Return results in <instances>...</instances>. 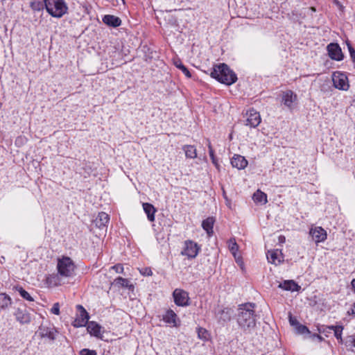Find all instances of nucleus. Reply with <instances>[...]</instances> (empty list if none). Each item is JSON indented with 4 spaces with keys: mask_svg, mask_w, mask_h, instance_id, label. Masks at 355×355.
Returning <instances> with one entry per match:
<instances>
[{
    "mask_svg": "<svg viewBox=\"0 0 355 355\" xmlns=\"http://www.w3.org/2000/svg\"><path fill=\"white\" fill-rule=\"evenodd\" d=\"M76 308L79 313L74 321L75 327H84L88 323L89 316L87 311L81 305H77Z\"/></svg>",
    "mask_w": 355,
    "mask_h": 355,
    "instance_id": "1a4fd4ad",
    "label": "nucleus"
},
{
    "mask_svg": "<svg viewBox=\"0 0 355 355\" xmlns=\"http://www.w3.org/2000/svg\"><path fill=\"white\" fill-rule=\"evenodd\" d=\"M173 296L176 305L179 306H186L189 304V297L187 291L176 288L173 293Z\"/></svg>",
    "mask_w": 355,
    "mask_h": 355,
    "instance_id": "0eeeda50",
    "label": "nucleus"
},
{
    "mask_svg": "<svg viewBox=\"0 0 355 355\" xmlns=\"http://www.w3.org/2000/svg\"><path fill=\"white\" fill-rule=\"evenodd\" d=\"M253 200L256 202L266 204L267 202V195L260 190H257L253 195Z\"/></svg>",
    "mask_w": 355,
    "mask_h": 355,
    "instance_id": "cd10ccee",
    "label": "nucleus"
},
{
    "mask_svg": "<svg viewBox=\"0 0 355 355\" xmlns=\"http://www.w3.org/2000/svg\"><path fill=\"white\" fill-rule=\"evenodd\" d=\"M173 64L174 65L180 69L182 73L188 78H191V74L190 73V71L188 70V69L182 64V62H181V60H175L173 61Z\"/></svg>",
    "mask_w": 355,
    "mask_h": 355,
    "instance_id": "c85d7f7f",
    "label": "nucleus"
},
{
    "mask_svg": "<svg viewBox=\"0 0 355 355\" xmlns=\"http://www.w3.org/2000/svg\"><path fill=\"white\" fill-rule=\"evenodd\" d=\"M103 21L105 24L116 28L121 25V20L119 17L114 15H106L103 18Z\"/></svg>",
    "mask_w": 355,
    "mask_h": 355,
    "instance_id": "a211bd4d",
    "label": "nucleus"
},
{
    "mask_svg": "<svg viewBox=\"0 0 355 355\" xmlns=\"http://www.w3.org/2000/svg\"><path fill=\"white\" fill-rule=\"evenodd\" d=\"M214 219L213 217H209L204 220L202 223V228L206 231L207 234L210 236L213 234V227L214 224Z\"/></svg>",
    "mask_w": 355,
    "mask_h": 355,
    "instance_id": "4be33fe9",
    "label": "nucleus"
},
{
    "mask_svg": "<svg viewBox=\"0 0 355 355\" xmlns=\"http://www.w3.org/2000/svg\"><path fill=\"white\" fill-rule=\"evenodd\" d=\"M231 164L238 169H243L248 165L247 159L240 155H234L231 159Z\"/></svg>",
    "mask_w": 355,
    "mask_h": 355,
    "instance_id": "2eb2a0df",
    "label": "nucleus"
},
{
    "mask_svg": "<svg viewBox=\"0 0 355 355\" xmlns=\"http://www.w3.org/2000/svg\"><path fill=\"white\" fill-rule=\"evenodd\" d=\"M211 160H212L213 164H214L216 166L217 164H216L215 157H214V159H211Z\"/></svg>",
    "mask_w": 355,
    "mask_h": 355,
    "instance_id": "de8ad7c7",
    "label": "nucleus"
},
{
    "mask_svg": "<svg viewBox=\"0 0 355 355\" xmlns=\"http://www.w3.org/2000/svg\"><path fill=\"white\" fill-rule=\"evenodd\" d=\"M101 326L95 322H90L87 325L88 332L96 337H98L101 335Z\"/></svg>",
    "mask_w": 355,
    "mask_h": 355,
    "instance_id": "393cba45",
    "label": "nucleus"
},
{
    "mask_svg": "<svg viewBox=\"0 0 355 355\" xmlns=\"http://www.w3.org/2000/svg\"><path fill=\"white\" fill-rule=\"evenodd\" d=\"M236 263L238 264H239L241 266H242L243 265V261H242V259L241 257V256L238 255L237 254H236V257H234Z\"/></svg>",
    "mask_w": 355,
    "mask_h": 355,
    "instance_id": "37998d69",
    "label": "nucleus"
},
{
    "mask_svg": "<svg viewBox=\"0 0 355 355\" xmlns=\"http://www.w3.org/2000/svg\"><path fill=\"white\" fill-rule=\"evenodd\" d=\"M17 290L18 291L19 293L24 299H25L28 301H30V302H32L34 300L33 298L31 296V295L26 291H25L23 288L19 287V288H17Z\"/></svg>",
    "mask_w": 355,
    "mask_h": 355,
    "instance_id": "2f4dec72",
    "label": "nucleus"
},
{
    "mask_svg": "<svg viewBox=\"0 0 355 355\" xmlns=\"http://www.w3.org/2000/svg\"><path fill=\"white\" fill-rule=\"evenodd\" d=\"M140 272L144 276H151L153 275V272L149 268H145L140 270Z\"/></svg>",
    "mask_w": 355,
    "mask_h": 355,
    "instance_id": "a19ab883",
    "label": "nucleus"
},
{
    "mask_svg": "<svg viewBox=\"0 0 355 355\" xmlns=\"http://www.w3.org/2000/svg\"><path fill=\"white\" fill-rule=\"evenodd\" d=\"M327 51L329 57L335 60L340 61L343 58L340 46L336 43H331L327 46Z\"/></svg>",
    "mask_w": 355,
    "mask_h": 355,
    "instance_id": "9b49d317",
    "label": "nucleus"
},
{
    "mask_svg": "<svg viewBox=\"0 0 355 355\" xmlns=\"http://www.w3.org/2000/svg\"><path fill=\"white\" fill-rule=\"evenodd\" d=\"M75 264L68 257H62L58 259L57 269L58 275L62 277H69L73 275Z\"/></svg>",
    "mask_w": 355,
    "mask_h": 355,
    "instance_id": "20e7f679",
    "label": "nucleus"
},
{
    "mask_svg": "<svg viewBox=\"0 0 355 355\" xmlns=\"http://www.w3.org/2000/svg\"><path fill=\"white\" fill-rule=\"evenodd\" d=\"M232 311L230 309L224 308L218 311L216 315V318L219 322H227L231 319Z\"/></svg>",
    "mask_w": 355,
    "mask_h": 355,
    "instance_id": "412c9836",
    "label": "nucleus"
},
{
    "mask_svg": "<svg viewBox=\"0 0 355 355\" xmlns=\"http://www.w3.org/2000/svg\"><path fill=\"white\" fill-rule=\"evenodd\" d=\"M228 248L234 257H236L239 250V245L236 242L235 239H230L228 241Z\"/></svg>",
    "mask_w": 355,
    "mask_h": 355,
    "instance_id": "c756f323",
    "label": "nucleus"
},
{
    "mask_svg": "<svg viewBox=\"0 0 355 355\" xmlns=\"http://www.w3.org/2000/svg\"><path fill=\"white\" fill-rule=\"evenodd\" d=\"M46 280L49 284L53 286H58L60 284V281L58 279V275H51L50 277H47Z\"/></svg>",
    "mask_w": 355,
    "mask_h": 355,
    "instance_id": "72a5a7b5",
    "label": "nucleus"
},
{
    "mask_svg": "<svg viewBox=\"0 0 355 355\" xmlns=\"http://www.w3.org/2000/svg\"><path fill=\"white\" fill-rule=\"evenodd\" d=\"M110 220V217L105 212H100L94 220L96 225L99 227H103L107 225Z\"/></svg>",
    "mask_w": 355,
    "mask_h": 355,
    "instance_id": "aec40b11",
    "label": "nucleus"
},
{
    "mask_svg": "<svg viewBox=\"0 0 355 355\" xmlns=\"http://www.w3.org/2000/svg\"><path fill=\"white\" fill-rule=\"evenodd\" d=\"M353 306H354V309H352V313L355 314V303L354 304Z\"/></svg>",
    "mask_w": 355,
    "mask_h": 355,
    "instance_id": "49530a36",
    "label": "nucleus"
},
{
    "mask_svg": "<svg viewBox=\"0 0 355 355\" xmlns=\"http://www.w3.org/2000/svg\"><path fill=\"white\" fill-rule=\"evenodd\" d=\"M330 328L334 330V336L339 340V343H343L342 332L343 327L342 326H331Z\"/></svg>",
    "mask_w": 355,
    "mask_h": 355,
    "instance_id": "7c9ffc66",
    "label": "nucleus"
},
{
    "mask_svg": "<svg viewBox=\"0 0 355 355\" xmlns=\"http://www.w3.org/2000/svg\"><path fill=\"white\" fill-rule=\"evenodd\" d=\"M112 284L115 286H118L119 288H127L129 290H132L134 288L133 285L130 284V282L127 279H124L122 277L116 278Z\"/></svg>",
    "mask_w": 355,
    "mask_h": 355,
    "instance_id": "5701e85b",
    "label": "nucleus"
},
{
    "mask_svg": "<svg viewBox=\"0 0 355 355\" xmlns=\"http://www.w3.org/2000/svg\"><path fill=\"white\" fill-rule=\"evenodd\" d=\"M12 303L11 298L6 293H0V309L8 308Z\"/></svg>",
    "mask_w": 355,
    "mask_h": 355,
    "instance_id": "a878e982",
    "label": "nucleus"
},
{
    "mask_svg": "<svg viewBox=\"0 0 355 355\" xmlns=\"http://www.w3.org/2000/svg\"><path fill=\"white\" fill-rule=\"evenodd\" d=\"M111 269L114 270L116 273H122L123 272V267L121 264H116Z\"/></svg>",
    "mask_w": 355,
    "mask_h": 355,
    "instance_id": "ea45409f",
    "label": "nucleus"
},
{
    "mask_svg": "<svg viewBox=\"0 0 355 355\" xmlns=\"http://www.w3.org/2000/svg\"><path fill=\"white\" fill-rule=\"evenodd\" d=\"M345 345L347 347L355 348V335L348 336L345 339Z\"/></svg>",
    "mask_w": 355,
    "mask_h": 355,
    "instance_id": "473e14b6",
    "label": "nucleus"
},
{
    "mask_svg": "<svg viewBox=\"0 0 355 355\" xmlns=\"http://www.w3.org/2000/svg\"><path fill=\"white\" fill-rule=\"evenodd\" d=\"M183 150L187 158L194 159L197 157L196 149L193 146L186 145L183 147Z\"/></svg>",
    "mask_w": 355,
    "mask_h": 355,
    "instance_id": "bb28decb",
    "label": "nucleus"
},
{
    "mask_svg": "<svg viewBox=\"0 0 355 355\" xmlns=\"http://www.w3.org/2000/svg\"><path fill=\"white\" fill-rule=\"evenodd\" d=\"M332 81L336 88L341 90H347L349 84L347 77L340 72H334L332 76Z\"/></svg>",
    "mask_w": 355,
    "mask_h": 355,
    "instance_id": "423d86ee",
    "label": "nucleus"
},
{
    "mask_svg": "<svg viewBox=\"0 0 355 355\" xmlns=\"http://www.w3.org/2000/svg\"><path fill=\"white\" fill-rule=\"evenodd\" d=\"M197 331H198V336L199 338L204 339V340L207 339V331L205 329L199 327V328H198Z\"/></svg>",
    "mask_w": 355,
    "mask_h": 355,
    "instance_id": "f704fd0d",
    "label": "nucleus"
},
{
    "mask_svg": "<svg viewBox=\"0 0 355 355\" xmlns=\"http://www.w3.org/2000/svg\"><path fill=\"white\" fill-rule=\"evenodd\" d=\"M255 304L247 303L241 304L238 309L237 322L245 334H251L256 327L257 315Z\"/></svg>",
    "mask_w": 355,
    "mask_h": 355,
    "instance_id": "f257e3e1",
    "label": "nucleus"
},
{
    "mask_svg": "<svg viewBox=\"0 0 355 355\" xmlns=\"http://www.w3.org/2000/svg\"><path fill=\"white\" fill-rule=\"evenodd\" d=\"M199 250L200 247L196 243L192 241H185V248L182 254L189 258H195L198 255Z\"/></svg>",
    "mask_w": 355,
    "mask_h": 355,
    "instance_id": "9d476101",
    "label": "nucleus"
},
{
    "mask_svg": "<svg viewBox=\"0 0 355 355\" xmlns=\"http://www.w3.org/2000/svg\"><path fill=\"white\" fill-rule=\"evenodd\" d=\"M279 288L285 291H298L301 287L293 280H286L279 284Z\"/></svg>",
    "mask_w": 355,
    "mask_h": 355,
    "instance_id": "6ab92c4d",
    "label": "nucleus"
},
{
    "mask_svg": "<svg viewBox=\"0 0 355 355\" xmlns=\"http://www.w3.org/2000/svg\"><path fill=\"white\" fill-rule=\"evenodd\" d=\"M14 315H15L17 321L21 324H28L31 320V314L25 308H17L15 310Z\"/></svg>",
    "mask_w": 355,
    "mask_h": 355,
    "instance_id": "f8f14e48",
    "label": "nucleus"
},
{
    "mask_svg": "<svg viewBox=\"0 0 355 355\" xmlns=\"http://www.w3.org/2000/svg\"><path fill=\"white\" fill-rule=\"evenodd\" d=\"M351 284H352V288H353V290H354V293H355V279H354L352 281V283H351Z\"/></svg>",
    "mask_w": 355,
    "mask_h": 355,
    "instance_id": "a18cd8bd",
    "label": "nucleus"
},
{
    "mask_svg": "<svg viewBox=\"0 0 355 355\" xmlns=\"http://www.w3.org/2000/svg\"><path fill=\"white\" fill-rule=\"evenodd\" d=\"M297 101V95L291 90H287L282 94V102L290 110L293 108V103Z\"/></svg>",
    "mask_w": 355,
    "mask_h": 355,
    "instance_id": "ddd939ff",
    "label": "nucleus"
},
{
    "mask_svg": "<svg viewBox=\"0 0 355 355\" xmlns=\"http://www.w3.org/2000/svg\"><path fill=\"white\" fill-rule=\"evenodd\" d=\"M51 312L55 315L60 314V304L59 303H55L51 309Z\"/></svg>",
    "mask_w": 355,
    "mask_h": 355,
    "instance_id": "58836bf2",
    "label": "nucleus"
},
{
    "mask_svg": "<svg viewBox=\"0 0 355 355\" xmlns=\"http://www.w3.org/2000/svg\"><path fill=\"white\" fill-rule=\"evenodd\" d=\"M295 329L297 333L301 334L309 333V329L306 326L300 324L297 326V327H295Z\"/></svg>",
    "mask_w": 355,
    "mask_h": 355,
    "instance_id": "c9c22d12",
    "label": "nucleus"
},
{
    "mask_svg": "<svg viewBox=\"0 0 355 355\" xmlns=\"http://www.w3.org/2000/svg\"><path fill=\"white\" fill-rule=\"evenodd\" d=\"M267 259L270 263L278 265L282 261V252L278 250L268 251L267 253Z\"/></svg>",
    "mask_w": 355,
    "mask_h": 355,
    "instance_id": "dca6fc26",
    "label": "nucleus"
},
{
    "mask_svg": "<svg viewBox=\"0 0 355 355\" xmlns=\"http://www.w3.org/2000/svg\"><path fill=\"white\" fill-rule=\"evenodd\" d=\"M46 12L53 17L61 18L68 10L64 0H44Z\"/></svg>",
    "mask_w": 355,
    "mask_h": 355,
    "instance_id": "7ed1b4c3",
    "label": "nucleus"
},
{
    "mask_svg": "<svg viewBox=\"0 0 355 355\" xmlns=\"http://www.w3.org/2000/svg\"><path fill=\"white\" fill-rule=\"evenodd\" d=\"M41 338H45L49 341H54L58 335V331L53 327H49L42 324L36 332Z\"/></svg>",
    "mask_w": 355,
    "mask_h": 355,
    "instance_id": "39448f33",
    "label": "nucleus"
},
{
    "mask_svg": "<svg viewBox=\"0 0 355 355\" xmlns=\"http://www.w3.org/2000/svg\"><path fill=\"white\" fill-rule=\"evenodd\" d=\"M289 322L290 324L294 327L295 328L297 327V326L300 324L297 320L295 317H293L291 313H289Z\"/></svg>",
    "mask_w": 355,
    "mask_h": 355,
    "instance_id": "e433bc0d",
    "label": "nucleus"
},
{
    "mask_svg": "<svg viewBox=\"0 0 355 355\" xmlns=\"http://www.w3.org/2000/svg\"><path fill=\"white\" fill-rule=\"evenodd\" d=\"M310 234L316 242H322L327 239L326 231L321 227H316L310 230Z\"/></svg>",
    "mask_w": 355,
    "mask_h": 355,
    "instance_id": "4468645a",
    "label": "nucleus"
},
{
    "mask_svg": "<svg viewBox=\"0 0 355 355\" xmlns=\"http://www.w3.org/2000/svg\"><path fill=\"white\" fill-rule=\"evenodd\" d=\"M261 116L258 112L251 109L246 113V120L245 124L250 128H255L261 123Z\"/></svg>",
    "mask_w": 355,
    "mask_h": 355,
    "instance_id": "6e6552de",
    "label": "nucleus"
},
{
    "mask_svg": "<svg viewBox=\"0 0 355 355\" xmlns=\"http://www.w3.org/2000/svg\"><path fill=\"white\" fill-rule=\"evenodd\" d=\"M164 321L173 327L178 325V316L173 310H168L163 316Z\"/></svg>",
    "mask_w": 355,
    "mask_h": 355,
    "instance_id": "f3484780",
    "label": "nucleus"
},
{
    "mask_svg": "<svg viewBox=\"0 0 355 355\" xmlns=\"http://www.w3.org/2000/svg\"><path fill=\"white\" fill-rule=\"evenodd\" d=\"M209 156H210L211 159H214V157H215L214 153V150H213L210 144H209Z\"/></svg>",
    "mask_w": 355,
    "mask_h": 355,
    "instance_id": "c03bdc74",
    "label": "nucleus"
},
{
    "mask_svg": "<svg viewBox=\"0 0 355 355\" xmlns=\"http://www.w3.org/2000/svg\"><path fill=\"white\" fill-rule=\"evenodd\" d=\"M80 355H97V354L94 350L83 349L80 352Z\"/></svg>",
    "mask_w": 355,
    "mask_h": 355,
    "instance_id": "4c0bfd02",
    "label": "nucleus"
},
{
    "mask_svg": "<svg viewBox=\"0 0 355 355\" xmlns=\"http://www.w3.org/2000/svg\"><path fill=\"white\" fill-rule=\"evenodd\" d=\"M211 76L227 85H231L237 80L236 73L224 63L216 65L211 72Z\"/></svg>",
    "mask_w": 355,
    "mask_h": 355,
    "instance_id": "f03ea898",
    "label": "nucleus"
},
{
    "mask_svg": "<svg viewBox=\"0 0 355 355\" xmlns=\"http://www.w3.org/2000/svg\"><path fill=\"white\" fill-rule=\"evenodd\" d=\"M143 208L145 213L147 215L148 219L153 222L155 220V213L156 211L155 208L150 203H144Z\"/></svg>",
    "mask_w": 355,
    "mask_h": 355,
    "instance_id": "b1692460",
    "label": "nucleus"
},
{
    "mask_svg": "<svg viewBox=\"0 0 355 355\" xmlns=\"http://www.w3.org/2000/svg\"><path fill=\"white\" fill-rule=\"evenodd\" d=\"M348 49L352 59L353 60L354 62H355V50L349 44H348Z\"/></svg>",
    "mask_w": 355,
    "mask_h": 355,
    "instance_id": "79ce46f5",
    "label": "nucleus"
}]
</instances>
